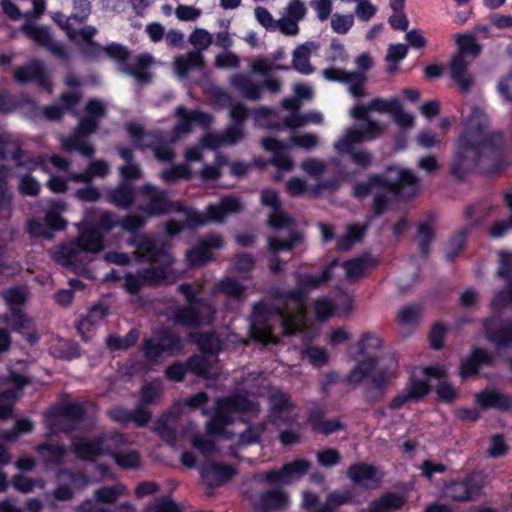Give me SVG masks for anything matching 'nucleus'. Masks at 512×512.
Wrapping results in <instances>:
<instances>
[{
    "label": "nucleus",
    "instance_id": "obj_1",
    "mask_svg": "<svg viewBox=\"0 0 512 512\" xmlns=\"http://www.w3.org/2000/svg\"><path fill=\"white\" fill-rule=\"evenodd\" d=\"M337 259L323 267L319 276L300 274L297 288L273 292V304L268 307L260 302L254 305L251 315L250 335L262 343H276L274 329L278 327L286 336L296 334L306 327V294L332 278V270L338 266Z\"/></svg>",
    "mask_w": 512,
    "mask_h": 512
},
{
    "label": "nucleus",
    "instance_id": "obj_2",
    "mask_svg": "<svg viewBox=\"0 0 512 512\" xmlns=\"http://www.w3.org/2000/svg\"><path fill=\"white\" fill-rule=\"evenodd\" d=\"M361 357L346 376L350 385H359L365 380L363 395L367 402L376 403L386 395L389 383L396 377L397 362L391 357H379L376 351L382 341L374 333L366 332L358 341Z\"/></svg>",
    "mask_w": 512,
    "mask_h": 512
},
{
    "label": "nucleus",
    "instance_id": "obj_3",
    "mask_svg": "<svg viewBox=\"0 0 512 512\" xmlns=\"http://www.w3.org/2000/svg\"><path fill=\"white\" fill-rule=\"evenodd\" d=\"M503 150L504 140L500 131L476 134L469 130L458 140L451 174L461 179L475 166L488 172L497 171L503 167Z\"/></svg>",
    "mask_w": 512,
    "mask_h": 512
},
{
    "label": "nucleus",
    "instance_id": "obj_4",
    "mask_svg": "<svg viewBox=\"0 0 512 512\" xmlns=\"http://www.w3.org/2000/svg\"><path fill=\"white\" fill-rule=\"evenodd\" d=\"M420 181L410 170L389 167L382 174H372L367 181L356 182L353 195L363 199L374 194L372 208L374 216L382 215L391 201V195L410 199L418 193Z\"/></svg>",
    "mask_w": 512,
    "mask_h": 512
},
{
    "label": "nucleus",
    "instance_id": "obj_5",
    "mask_svg": "<svg viewBox=\"0 0 512 512\" xmlns=\"http://www.w3.org/2000/svg\"><path fill=\"white\" fill-rule=\"evenodd\" d=\"M129 246L135 247L138 255L159 266H150L141 269L137 274H127L124 277V287L131 294L137 293L144 286H155L167 278L166 267L173 261L168 246L155 237L142 234V236L129 237Z\"/></svg>",
    "mask_w": 512,
    "mask_h": 512
},
{
    "label": "nucleus",
    "instance_id": "obj_6",
    "mask_svg": "<svg viewBox=\"0 0 512 512\" xmlns=\"http://www.w3.org/2000/svg\"><path fill=\"white\" fill-rule=\"evenodd\" d=\"M95 211L86 210L85 228L79 235L76 242H71L60 248L57 253V261L66 267L74 266L82 261V255L85 252L98 253L103 250L104 233L111 231L119 226L117 215L110 211H103L97 219H94Z\"/></svg>",
    "mask_w": 512,
    "mask_h": 512
},
{
    "label": "nucleus",
    "instance_id": "obj_7",
    "mask_svg": "<svg viewBox=\"0 0 512 512\" xmlns=\"http://www.w3.org/2000/svg\"><path fill=\"white\" fill-rule=\"evenodd\" d=\"M81 54L89 61L99 60L103 57H109L120 64V71L133 77L140 84H149L152 82V73L149 69L154 64V58L149 53L138 55L133 63L126 64L130 53L126 46L111 43L108 46H101L95 41L83 42L80 45Z\"/></svg>",
    "mask_w": 512,
    "mask_h": 512
},
{
    "label": "nucleus",
    "instance_id": "obj_8",
    "mask_svg": "<svg viewBox=\"0 0 512 512\" xmlns=\"http://www.w3.org/2000/svg\"><path fill=\"white\" fill-rule=\"evenodd\" d=\"M107 115V109L103 101L90 99L85 106V114L79 120L78 125L67 137L62 138V147L66 151H77L86 158L93 157L95 148L88 143L87 138L99 127L103 118Z\"/></svg>",
    "mask_w": 512,
    "mask_h": 512
},
{
    "label": "nucleus",
    "instance_id": "obj_9",
    "mask_svg": "<svg viewBox=\"0 0 512 512\" xmlns=\"http://www.w3.org/2000/svg\"><path fill=\"white\" fill-rule=\"evenodd\" d=\"M243 205L239 198L225 196L219 202L207 205L205 212L200 213L195 210L186 212L184 223L178 221H169L166 225V232L175 236L180 233L184 227L196 229L208 223H223L225 219L232 215L241 212Z\"/></svg>",
    "mask_w": 512,
    "mask_h": 512
},
{
    "label": "nucleus",
    "instance_id": "obj_10",
    "mask_svg": "<svg viewBox=\"0 0 512 512\" xmlns=\"http://www.w3.org/2000/svg\"><path fill=\"white\" fill-rule=\"evenodd\" d=\"M456 42L458 51L451 58L449 65L450 75L459 86L460 91L468 93L474 84V77L468 70L470 62L467 61L466 57H478L482 46L476 41L474 36L466 34L457 35Z\"/></svg>",
    "mask_w": 512,
    "mask_h": 512
},
{
    "label": "nucleus",
    "instance_id": "obj_11",
    "mask_svg": "<svg viewBox=\"0 0 512 512\" xmlns=\"http://www.w3.org/2000/svg\"><path fill=\"white\" fill-rule=\"evenodd\" d=\"M385 129L386 125L381 122H372L369 127L350 128L346 131L345 136L335 143V149L339 153L349 154L356 165L363 168L368 167L372 162V155L367 150L355 149L354 145L375 139Z\"/></svg>",
    "mask_w": 512,
    "mask_h": 512
},
{
    "label": "nucleus",
    "instance_id": "obj_12",
    "mask_svg": "<svg viewBox=\"0 0 512 512\" xmlns=\"http://www.w3.org/2000/svg\"><path fill=\"white\" fill-rule=\"evenodd\" d=\"M238 412L255 414L258 412V405L244 396L219 400L215 414L207 423L208 432L230 439L232 436L227 427L235 421L234 414Z\"/></svg>",
    "mask_w": 512,
    "mask_h": 512
},
{
    "label": "nucleus",
    "instance_id": "obj_13",
    "mask_svg": "<svg viewBox=\"0 0 512 512\" xmlns=\"http://www.w3.org/2000/svg\"><path fill=\"white\" fill-rule=\"evenodd\" d=\"M357 71H346L338 68H327L322 72L328 81L339 82L347 85L349 94L353 97H364V85L367 82V71L373 66V59L368 53H363L355 59Z\"/></svg>",
    "mask_w": 512,
    "mask_h": 512
},
{
    "label": "nucleus",
    "instance_id": "obj_14",
    "mask_svg": "<svg viewBox=\"0 0 512 512\" xmlns=\"http://www.w3.org/2000/svg\"><path fill=\"white\" fill-rule=\"evenodd\" d=\"M127 495L123 484L103 486L94 490V500H86L79 512H135L134 507L128 503L118 504V500Z\"/></svg>",
    "mask_w": 512,
    "mask_h": 512
},
{
    "label": "nucleus",
    "instance_id": "obj_15",
    "mask_svg": "<svg viewBox=\"0 0 512 512\" xmlns=\"http://www.w3.org/2000/svg\"><path fill=\"white\" fill-rule=\"evenodd\" d=\"M125 129L129 134L132 144L135 148H151L154 156L159 161H172L175 157L173 149L164 144L169 141V136L161 131H145L143 127L135 123H127Z\"/></svg>",
    "mask_w": 512,
    "mask_h": 512
},
{
    "label": "nucleus",
    "instance_id": "obj_16",
    "mask_svg": "<svg viewBox=\"0 0 512 512\" xmlns=\"http://www.w3.org/2000/svg\"><path fill=\"white\" fill-rule=\"evenodd\" d=\"M215 309L209 302H191L175 306L170 315L174 324L183 327L209 325L214 320Z\"/></svg>",
    "mask_w": 512,
    "mask_h": 512
},
{
    "label": "nucleus",
    "instance_id": "obj_17",
    "mask_svg": "<svg viewBox=\"0 0 512 512\" xmlns=\"http://www.w3.org/2000/svg\"><path fill=\"white\" fill-rule=\"evenodd\" d=\"M142 203L138 209L147 216H160L169 213L172 210L182 211L179 203H174L169 197L167 190L159 189L152 184H145L139 189Z\"/></svg>",
    "mask_w": 512,
    "mask_h": 512
},
{
    "label": "nucleus",
    "instance_id": "obj_18",
    "mask_svg": "<svg viewBox=\"0 0 512 512\" xmlns=\"http://www.w3.org/2000/svg\"><path fill=\"white\" fill-rule=\"evenodd\" d=\"M182 348V339L170 329H161L154 337L145 339L143 344V352L148 360H156L163 354L174 355Z\"/></svg>",
    "mask_w": 512,
    "mask_h": 512
},
{
    "label": "nucleus",
    "instance_id": "obj_19",
    "mask_svg": "<svg viewBox=\"0 0 512 512\" xmlns=\"http://www.w3.org/2000/svg\"><path fill=\"white\" fill-rule=\"evenodd\" d=\"M352 500V494L348 490L330 492L324 503L320 502L318 494L305 491L302 493V508L309 512H337V509Z\"/></svg>",
    "mask_w": 512,
    "mask_h": 512
},
{
    "label": "nucleus",
    "instance_id": "obj_20",
    "mask_svg": "<svg viewBox=\"0 0 512 512\" xmlns=\"http://www.w3.org/2000/svg\"><path fill=\"white\" fill-rule=\"evenodd\" d=\"M176 115L179 120L168 135L170 143H175L183 135L189 134L192 131V124L207 127L213 121V117L208 113L198 110H187L183 106L177 108Z\"/></svg>",
    "mask_w": 512,
    "mask_h": 512
},
{
    "label": "nucleus",
    "instance_id": "obj_21",
    "mask_svg": "<svg viewBox=\"0 0 512 512\" xmlns=\"http://www.w3.org/2000/svg\"><path fill=\"white\" fill-rule=\"evenodd\" d=\"M11 157L17 167L24 168L27 171L35 170L42 164V159L30 157L20 148L17 140L9 133H0V159Z\"/></svg>",
    "mask_w": 512,
    "mask_h": 512
},
{
    "label": "nucleus",
    "instance_id": "obj_22",
    "mask_svg": "<svg viewBox=\"0 0 512 512\" xmlns=\"http://www.w3.org/2000/svg\"><path fill=\"white\" fill-rule=\"evenodd\" d=\"M22 31L38 45L46 48L52 55L62 61H69L70 54L63 43L53 39L50 30L45 26L24 24Z\"/></svg>",
    "mask_w": 512,
    "mask_h": 512
},
{
    "label": "nucleus",
    "instance_id": "obj_23",
    "mask_svg": "<svg viewBox=\"0 0 512 512\" xmlns=\"http://www.w3.org/2000/svg\"><path fill=\"white\" fill-rule=\"evenodd\" d=\"M482 487L480 476L473 473L462 480L448 484L444 493L448 498L457 502L473 501L481 494Z\"/></svg>",
    "mask_w": 512,
    "mask_h": 512
},
{
    "label": "nucleus",
    "instance_id": "obj_24",
    "mask_svg": "<svg viewBox=\"0 0 512 512\" xmlns=\"http://www.w3.org/2000/svg\"><path fill=\"white\" fill-rule=\"evenodd\" d=\"M59 484L53 491L58 501H71L77 492L88 485V478L81 472L62 470L58 474Z\"/></svg>",
    "mask_w": 512,
    "mask_h": 512
},
{
    "label": "nucleus",
    "instance_id": "obj_25",
    "mask_svg": "<svg viewBox=\"0 0 512 512\" xmlns=\"http://www.w3.org/2000/svg\"><path fill=\"white\" fill-rule=\"evenodd\" d=\"M499 267L497 269V275L500 278L509 279L506 287L498 291L491 301V309L494 312L500 311L510 303H512V254L501 252L499 254Z\"/></svg>",
    "mask_w": 512,
    "mask_h": 512
},
{
    "label": "nucleus",
    "instance_id": "obj_26",
    "mask_svg": "<svg viewBox=\"0 0 512 512\" xmlns=\"http://www.w3.org/2000/svg\"><path fill=\"white\" fill-rule=\"evenodd\" d=\"M72 7L73 12L70 16L64 19V16L59 14L57 15L56 21L59 26L66 31L68 38L76 42L77 29L73 26V23H84L91 14L92 4L89 0H72Z\"/></svg>",
    "mask_w": 512,
    "mask_h": 512
},
{
    "label": "nucleus",
    "instance_id": "obj_27",
    "mask_svg": "<svg viewBox=\"0 0 512 512\" xmlns=\"http://www.w3.org/2000/svg\"><path fill=\"white\" fill-rule=\"evenodd\" d=\"M224 241L219 234H209L186 253L187 260L192 266H202L212 259V250L223 247Z\"/></svg>",
    "mask_w": 512,
    "mask_h": 512
},
{
    "label": "nucleus",
    "instance_id": "obj_28",
    "mask_svg": "<svg viewBox=\"0 0 512 512\" xmlns=\"http://www.w3.org/2000/svg\"><path fill=\"white\" fill-rule=\"evenodd\" d=\"M271 418L277 425L290 423L296 417L290 396L281 390H274L269 396Z\"/></svg>",
    "mask_w": 512,
    "mask_h": 512
},
{
    "label": "nucleus",
    "instance_id": "obj_29",
    "mask_svg": "<svg viewBox=\"0 0 512 512\" xmlns=\"http://www.w3.org/2000/svg\"><path fill=\"white\" fill-rule=\"evenodd\" d=\"M492 322V318L483 321L486 339L498 350L512 348V320L505 319L498 327H493Z\"/></svg>",
    "mask_w": 512,
    "mask_h": 512
},
{
    "label": "nucleus",
    "instance_id": "obj_30",
    "mask_svg": "<svg viewBox=\"0 0 512 512\" xmlns=\"http://www.w3.org/2000/svg\"><path fill=\"white\" fill-rule=\"evenodd\" d=\"M289 504V495L283 489L273 488L259 494L253 503L254 512L282 511Z\"/></svg>",
    "mask_w": 512,
    "mask_h": 512
},
{
    "label": "nucleus",
    "instance_id": "obj_31",
    "mask_svg": "<svg viewBox=\"0 0 512 512\" xmlns=\"http://www.w3.org/2000/svg\"><path fill=\"white\" fill-rule=\"evenodd\" d=\"M398 102L399 101L396 98L392 100L375 98L365 105L354 106L350 111V115L352 118L364 122L360 126L369 127V124L375 121L369 118L368 112L377 111L380 113L392 114Z\"/></svg>",
    "mask_w": 512,
    "mask_h": 512
},
{
    "label": "nucleus",
    "instance_id": "obj_32",
    "mask_svg": "<svg viewBox=\"0 0 512 512\" xmlns=\"http://www.w3.org/2000/svg\"><path fill=\"white\" fill-rule=\"evenodd\" d=\"M67 222L56 211H48L45 215V223L38 220H29L27 230L32 236L52 239V231H61L66 227Z\"/></svg>",
    "mask_w": 512,
    "mask_h": 512
},
{
    "label": "nucleus",
    "instance_id": "obj_33",
    "mask_svg": "<svg viewBox=\"0 0 512 512\" xmlns=\"http://www.w3.org/2000/svg\"><path fill=\"white\" fill-rule=\"evenodd\" d=\"M14 79L16 82L25 84L30 81H35L43 89L50 91V82L45 70L43 62L33 60L23 67H17L14 70Z\"/></svg>",
    "mask_w": 512,
    "mask_h": 512
},
{
    "label": "nucleus",
    "instance_id": "obj_34",
    "mask_svg": "<svg viewBox=\"0 0 512 512\" xmlns=\"http://www.w3.org/2000/svg\"><path fill=\"white\" fill-rule=\"evenodd\" d=\"M311 468V462L296 460L284 465L279 470H271L266 473V479L270 482L290 483L296 478L304 476Z\"/></svg>",
    "mask_w": 512,
    "mask_h": 512
},
{
    "label": "nucleus",
    "instance_id": "obj_35",
    "mask_svg": "<svg viewBox=\"0 0 512 512\" xmlns=\"http://www.w3.org/2000/svg\"><path fill=\"white\" fill-rule=\"evenodd\" d=\"M245 136L244 128L240 125H229L220 133H207L203 138V145L209 149H216L224 145H235Z\"/></svg>",
    "mask_w": 512,
    "mask_h": 512
},
{
    "label": "nucleus",
    "instance_id": "obj_36",
    "mask_svg": "<svg viewBox=\"0 0 512 512\" xmlns=\"http://www.w3.org/2000/svg\"><path fill=\"white\" fill-rule=\"evenodd\" d=\"M72 452L80 460L94 461L103 455L99 435L95 437L74 436Z\"/></svg>",
    "mask_w": 512,
    "mask_h": 512
},
{
    "label": "nucleus",
    "instance_id": "obj_37",
    "mask_svg": "<svg viewBox=\"0 0 512 512\" xmlns=\"http://www.w3.org/2000/svg\"><path fill=\"white\" fill-rule=\"evenodd\" d=\"M264 150L272 153L271 164L279 170L291 171L293 169V161L287 154L288 145L277 139L265 137L261 140Z\"/></svg>",
    "mask_w": 512,
    "mask_h": 512
},
{
    "label": "nucleus",
    "instance_id": "obj_38",
    "mask_svg": "<svg viewBox=\"0 0 512 512\" xmlns=\"http://www.w3.org/2000/svg\"><path fill=\"white\" fill-rule=\"evenodd\" d=\"M235 474V469L216 461H209L201 468V476L209 487L219 486Z\"/></svg>",
    "mask_w": 512,
    "mask_h": 512
},
{
    "label": "nucleus",
    "instance_id": "obj_39",
    "mask_svg": "<svg viewBox=\"0 0 512 512\" xmlns=\"http://www.w3.org/2000/svg\"><path fill=\"white\" fill-rule=\"evenodd\" d=\"M428 392L429 386L427 383L420 380L413 381L400 394L391 400L389 408L391 410H398L408 402L419 401L428 394Z\"/></svg>",
    "mask_w": 512,
    "mask_h": 512
},
{
    "label": "nucleus",
    "instance_id": "obj_40",
    "mask_svg": "<svg viewBox=\"0 0 512 512\" xmlns=\"http://www.w3.org/2000/svg\"><path fill=\"white\" fill-rule=\"evenodd\" d=\"M205 66V58L199 51H190L184 55L176 56L173 68L176 76L185 78L192 70L202 69Z\"/></svg>",
    "mask_w": 512,
    "mask_h": 512
},
{
    "label": "nucleus",
    "instance_id": "obj_41",
    "mask_svg": "<svg viewBox=\"0 0 512 512\" xmlns=\"http://www.w3.org/2000/svg\"><path fill=\"white\" fill-rule=\"evenodd\" d=\"M319 48L315 42H306L299 45L293 52L292 67L297 72L303 75H309L314 71L310 63V56L312 51Z\"/></svg>",
    "mask_w": 512,
    "mask_h": 512
},
{
    "label": "nucleus",
    "instance_id": "obj_42",
    "mask_svg": "<svg viewBox=\"0 0 512 512\" xmlns=\"http://www.w3.org/2000/svg\"><path fill=\"white\" fill-rule=\"evenodd\" d=\"M493 357L482 348H474L471 354L462 362L460 367V375L465 378L478 373L483 365H491Z\"/></svg>",
    "mask_w": 512,
    "mask_h": 512
},
{
    "label": "nucleus",
    "instance_id": "obj_43",
    "mask_svg": "<svg viewBox=\"0 0 512 512\" xmlns=\"http://www.w3.org/2000/svg\"><path fill=\"white\" fill-rule=\"evenodd\" d=\"M231 85L246 99L260 100L262 97V85L255 83L245 74H235L230 78Z\"/></svg>",
    "mask_w": 512,
    "mask_h": 512
},
{
    "label": "nucleus",
    "instance_id": "obj_44",
    "mask_svg": "<svg viewBox=\"0 0 512 512\" xmlns=\"http://www.w3.org/2000/svg\"><path fill=\"white\" fill-rule=\"evenodd\" d=\"M476 400L483 409L508 410L512 407V398L496 390L482 391L476 395Z\"/></svg>",
    "mask_w": 512,
    "mask_h": 512
},
{
    "label": "nucleus",
    "instance_id": "obj_45",
    "mask_svg": "<svg viewBox=\"0 0 512 512\" xmlns=\"http://www.w3.org/2000/svg\"><path fill=\"white\" fill-rule=\"evenodd\" d=\"M108 201L120 209H128L135 202V189L131 183L121 182L108 195Z\"/></svg>",
    "mask_w": 512,
    "mask_h": 512
},
{
    "label": "nucleus",
    "instance_id": "obj_46",
    "mask_svg": "<svg viewBox=\"0 0 512 512\" xmlns=\"http://www.w3.org/2000/svg\"><path fill=\"white\" fill-rule=\"evenodd\" d=\"M109 172L110 167L106 161L96 160L91 162L83 172L70 173L68 179L77 183H89L96 177L104 178Z\"/></svg>",
    "mask_w": 512,
    "mask_h": 512
},
{
    "label": "nucleus",
    "instance_id": "obj_47",
    "mask_svg": "<svg viewBox=\"0 0 512 512\" xmlns=\"http://www.w3.org/2000/svg\"><path fill=\"white\" fill-rule=\"evenodd\" d=\"M99 439L103 455H109L111 458L128 445L126 437L117 431L101 433Z\"/></svg>",
    "mask_w": 512,
    "mask_h": 512
},
{
    "label": "nucleus",
    "instance_id": "obj_48",
    "mask_svg": "<svg viewBox=\"0 0 512 512\" xmlns=\"http://www.w3.org/2000/svg\"><path fill=\"white\" fill-rule=\"evenodd\" d=\"M84 411L79 404H69L63 408L59 419L60 428L66 432L73 431L83 420Z\"/></svg>",
    "mask_w": 512,
    "mask_h": 512
},
{
    "label": "nucleus",
    "instance_id": "obj_49",
    "mask_svg": "<svg viewBox=\"0 0 512 512\" xmlns=\"http://www.w3.org/2000/svg\"><path fill=\"white\" fill-rule=\"evenodd\" d=\"M303 241V233L300 231H293L290 233L288 239L286 240H280L277 237H268L267 249L272 253H277L279 251H290L295 246L302 244Z\"/></svg>",
    "mask_w": 512,
    "mask_h": 512
},
{
    "label": "nucleus",
    "instance_id": "obj_50",
    "mask_svg": "<svg viewBox=\"0 0 512 512\" xmlns=\"http://www.w3.org/2000/svg\"><path fill=\"white\" fill-rule=\"evenodd\" d=\"M10 170L0 164V212L6 211L9 214L13 208V194L8 184Z\"/></svg>",
    "mask_w": 512,
    "mask_h": 512
},
{
    "label": "nucleus",
    "instance_id": "obj_51",
    "mask_svg": "<svg viewBox=\"0 0 512 512\" xmlns=\"http://www.w3.org/2000/svg\"><path fill=\"white\" fill-rule=\"evenodd\" d=\"M308 123L322 124L323 115L319 111H310L302 114L300 112L290 113L284 119V124L289 128L303 127Z\"/></svg>",
    "mask_w": 512,
    "mask_h": 512
},
{
    "label": "nucleus",
    "instance_id": "obj_52",
    "mask_svg": "<svg viewBox=\"0 0 512 512\" xmlns=\"http://www.w3.org/2000/svg\"><path fill=\"white\" fill-rule=\"evenodd\" d=\"M108 315V308L104 305L98 304L94 305L84 316L77 328L78 330L83 333L84 331L90 330L92 327H94L96 324H98L101 320H103Z\"/></svg>",
    "mask_w": 512,
    "mask_h": 512
},
{
    "label": "nucleus",
    "instance_id": "obj_53",
    "mask_svg": "<svg viewBox=\"0 0 512 512\" xmlns=\"http://www.w3.org/2000/svg\"><path fill=\"white\" fill-rule=\"evenodd\" d=\"M5 321L15 332L24 334L26 330H30L32 320L23 312L22 309L9 311L5 315Z\"/></svg>",
    "mask_w": 512,
    "mask_h": 512
},
{
    "label": "nucleus",
    "instance_id": "obj_54",
    "mask_svg": "<svg viewBox=\"0 0 512 512\" xmlns=\"http://www.w3.org/2000/svg\"><path fill=\"white\" fill-rule=\"evenodd\" d=\"M504 199L510 215L508 219L498 221L490 227L489 235L495 239L503 237L509 230H512V192L505 193Z\"/></svg>",
    "mask_w": 512,
    "mask_h": 512
},
{
    "label": "nucleus",
    "instance_id": "obj_55",
    "mask_svg": "<svg viewBox=\"0 0 512 512\" xmlns=\"http://www.w3.org/2000/svg\"><path fill=\"white\" fill-rule=\"evenodd\" d=\"M112 459L122 469H136L140 466V456L136 450L128 449L127 446L118 451Z\"/></svg>",
    "mask_w": 512,
    "mask_h": 512
},
{
    "label": "nucleus",
    "instance_id": "obj_56",
    "mask_svg": "<svg viewBox=\"0 0 512 512\" xmlns=\"http://www.w3.org/2000/svg\"><path fill=\"white\" fill-rule=\"evenodd\" d=\"M189 371L201 377L211 375L212 359L210 356L194 355L187 360Z\"/></svg>",
    "mask_w": 512,
    "mask_h": 512
},
{
    "label": "nucleus",
    "instance_id": "obj_57",
    "mask_svg": "<svg viewBox=\"0 0 512 512\" xmlns=\"http://www.w3.org/2000/svg\"><path fill=\"white\" fill-rule=\"evenodd\" d=\"M3 298L9 306V311L22 309L27 299V290L23 286H14L3 291Z\"/></svg>",
    "mask_w": 512,
    "mask_h": 512
},
{
    "label": "nucleus",
    "instance_id": "obj_58",
    "mask_svg": "<svg viewBox=\"0 0 512 512\" xmlns=\"http://www.w3.org/2000/svg\"><path fill=\"white\" fill-rule=\"evenodd\" d=\"M196 343L203 353L210 356L216 355L221 348L220 340L213 332L199 334Z\"/></svg>",
    "mask_w": 512,
    "mask_h": 512
},
{
    "label": "nucleus",
    "instance_id": "obj_59",
    "mask_svg": "<svg viewBox=\"0 0 512 512\" xmlns=\"http://www.w3.org/2000/svg\"><path fill=\"white\" fill-rule=\"evenodd\" d=\"M265 430V422H261L255 426H248L245 431L239 434L237 447H245L257 443Z\"/></svg>",
    "mask_w": 512,
    "mask_h": 512
},
{
    "label": "nucleus",
    "instance_id": "obj_60",
    "mask_svg": "<svg viewBox=\"0 0 512 512\" xmlns=\"http://www.w3.org/2000/svg\"><path fill=\"white\" fill-rule=\"evenodd\" d=\"M376 470L367 464H356L348 469V477L355 483H364L374 480Z\"/></svg>",
    "mask_w": 512,
    "mask_h": 512
},
{
    "label": "nucleus",
    "instance_id": "obj_61",
    "mask_svg": "<svg viewBox=\"0 0 512 512\" xmlns=\"http://www.w3.org/2000/svg\"><path fill=\"white\" fill-rule=\"evenodd\" d=\"M38 451L47 461L58 463L64 457L66 448L61 444L50 441L39 445Z\"/></svg>",
    "mask_w": 512,
    "mask_h": 512
},
{
    "label": "nucleus",
    "instance_id": "obj_62",
    "mask_svg": "<svg viewBox=\"0 0 512 512\" xmlns=\"http://www.w3.org/2000/svg\"><path fill=\"white\" fill-rule=\"evenodd\" d=\"M434 230L428 223H422L417 228L418 246L422 255L427 256L430 245L434 240Z\"/></svg>",
    "mask_w": 512,
    "mask_h": 512
},
{
    "label": "nucleus",
    "instance_id": "obj_63",
    "mask_svg": "<svg viewBox=\"0 0 512 512\" xmlns=\"http://www.w3.org/2000/svg\"><path fill=\"white\" fill-rule=\"evenodd\" d=\"M219 289L226 296L234 299H243L245 297V287L238 280L226 277L219 283Z\"/></svg>",
    "mask_w": 512,
    "mask_h": 512
},
{
    "label": "nucleus",
    "instance_id": "obj_64",
    "mask_svg": "<svg viewBox=\"0 0 512 512\" xmlns=\"http://www.w3.org/2000/svg\"><path fill=\"white\" fill-rule=\"evenodd\" d=\"M143 512H180V507L169 497H159L147 504Z\"/></svg>",
    "mask_w": 512,
    "mask_h": 512
}]
</instances>
